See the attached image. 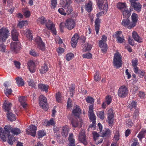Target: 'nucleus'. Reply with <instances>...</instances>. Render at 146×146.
<instances>
[{
  "mask_svg": "<svg viewBox=\"0 0 146 146\" xmlns=\"http://www.w3.org/2000/svg\"><path fill=\"white\" fill-rule=\"evenodd\" d=\"M48 86L43 84H40L38 85V88L42 91H45L46 92H48Z\"/></svg>",
  "mask_w": 146,
  "mask_h": 146,
  "instance_id": "29",
  "label": "nucleus"
},
{
  "mask_svg": "<svg viewBox=\"0 0 146 146\" xmlns=\"http://www.w3.org/2000/svg\"><path fill=\"white\" fill-rule=\"evenodd\" d=\"M131 3V6L134 8V9L137 11V3L136 2L137 0H129Z\"/></svg>",
  "mask_w": 146,
  "mask_h": 146,
  "instance_id": "38",
  "label": "nucleus"
},
{
  "mask_svg": "<svg viewBox=\"0 0 146 146\" xmlns=\"http://www.w3.org/2000/svg\"><path fill=\"white\" fill-rule=\"evenodd\" d=\"M89 117L91 121H96V116L94 113H89Z\"/></svg>",
  "mask_w": 146,
  "mask_h": 146,
  "instance_id": "46",
  "label": "nucleus"
},
{
  "mask_svg": "<svg viewBox=\"0 0 146 146\" xmlns=\"http://www.w3.org/2000/svg\"><path fill=\"white\" fill-rule=\"evenodd\" d=\"M35 41L36 43L38 48L42 51H44L45 50V45L40 37H37L35 40Z\"/></svg>",
  "mask_w": 146,
  "mask_h": 146,
  "instance_id": "8",
  "label": "nucleus"
},
{
  "mask_svg": "<svg viewBox=\"0 0 146 146\" xmlns=\"http://www.w3.org/2000/svg\"><path fill=\"white\" fill-rule=\"evenodd\" d=\"M102 11L99 12L96 15V16L98 17L96 19L95 21V30L96 31V34H98L99 30V27L100 26V20L99 19L98 17L102 15Z\"/></svg>",
  "mask_w": 146,
  "mask_h": 146,
  "instance_id": "10",
  "label": "nucleus"
},
{
  "mask_svg": "<svg viewBox=\"0 0 146 146\" xmlns=\"http://www.w3.org/2000/svg\"><path fill=\"white\" fill-rule=\"evenodd\" d=\"M11 46L12 50L16 53L19 51L21 46L20 42L19 41L11 42Z\"/></svg>",
  "mask_w": 146,
  "mask_h": 146,
  "instance_id": "7",
  "label": "nucleus"
},
{
  "mask_svg": "<svg viewBox=\"0 0 146 146\" xmlns=\"http://www.w3.org/2000/svg\"><path fill=\"white\" fill-rule=\"evenodd\" d=\"M36 82H35L33 80H30L29 81V86H31L32 88H36Z\"/></svg>",
  "mask_w": 146,
  "mask_h": 146,
  "instance_id": "41",
  "label": "nucleus"
},
{
  "mask_svg": "<svg viewBox=\"0 0 146 146\" xmlns=\"http://www.w3.org/2000/svg\"><path fill=\"white\" fill-rule=\"evenodd\" d=\"M21 131L18 128L13 129L12 130V133L15 135H17L21 133Z\"/></svg>",
  "mask_w": 146,
  "mask_h": 146,
  "instance_id": "44",
  "label": "nucleus"
},
{
  "mask_svg": "<svg viewBox=\"0 0 146 146\" xmlns=\"http://www.w3.org/2000/svg\"><path fill=\"white\" fill-rule=\"evenodd\" d=\"M86 136L84 130H82L79 134L78 139L79 140L85 145H86L87 144L85 138Z\"/></svg>",
  "mask_w": 146,
  "mask_h": 146,
  "instance_id": "12",
  "label": "nucleus"
},
{
  "mask_svg": "<svg viewBox=\"0 0 146 146\" xmlns=\"http://www.w3.org/2000/svg\"><path fill=\"white\" fill-rule=\"evenodd\" d=\"M133 23L129 19V18L123 19L121 23V24L124 27L129 29H131L134 27Z\"/></svg>",
  "mask_w": 146,
  "mask_h": 146,
  "instance_id": "6",
  "label": "nucleus"
},
{
  "mask_svg": "<svg viewBox=\"0 0 146 146\" xmlns=\"http://www.w3.org/2000/svg\"><path fill=\"white\" fill-rule=\"evenodd\" d=\"M111 96L108 95L106 96V98L105 102L107 103L108 105H109L111 102Z\"/></svg>",
  "mask_w": 146,
  "mask_h": 146,
  "instance_id": "49",
  "label": "nucleus"
},
{
  "mask_svg": "<svg viewBox=\"0 0 146 146\" xmlns=\"http://www.w3.org/2000/svg\"><path fill=\"white\" fill-rule=\"evenodd\" d=\"M128 93V90L127 88L124 86H121L118 91V95L121 98L125 97Z\"/></svg>",
  "mask_w": 146,
  "mask_h": 146,
  "instance_id": "3",
  "label": "nucleus"
},
{
  "mask_svg": "<svg viewBox=\"0 0 146 146\" xmlns=\"http://www.w3.org/2000/svg\"><path fill=\"white\" fill-rule=\"evenodd\" d=\"M83 57L84 58L90 59L92 58V54L90 53L84 54L83 55Z\"/></svg>",
  "mask_w": 146,
  "mask_h": 146,
  "instance_id": "53",
  "label": "nucleus"
},
{
  "mask_svg": "<svg viewBox=\"0 0 146 146\" xmlns=\"http://www.w3.org/2000/svg\"><path fill=\"white\" fill-rule=\"evenodd\" d=\"M79 37L78 34H75L72 37V41L77 42L79 39Z\"/></svg>",
  "mask_w": 146,
  "mask_h": 146,
  "instance_id": "52",
  "label": "nucleus"
},
{
  "mask_svg": "<svg viewBox=\"0 0 146 146\" xmlns=\"http://www.w3.org/2000/svg\"><path fill=\"white\" fill-rule=\"evenodd\" d=\"M104 4V9L106 10L108 9V4L107 0H98L97 5L99 9L102 8V5Z\"/></svg>",
  "mask_w": 146,
  "mask_h": 146,
  "instance_id": "14",
  "label": "nucleus"
},
{
  "mask_svg": "<svg viewBox=\"0 0 146 146\" xmlns=\"http://www.w3.org/2000/svg\"><path fill=\"white\" fill-rule=\"evenodd\" d=\"M48 68L47 65L45 64L41 67L40 69V70L41 73H44L48 70Z\"/></svg>",
  "mask_w": 146,
  "mask_h": 146,
  "instance_id": "35",
  "label": "nucleus"
},
{
  "mask_svg": "<svg viewBox=\"0 0 146 146\" xmlns=\"http://www.w3.org/2000/svg\"><path fill=\"white\" fill-rule=\"evenodd\" d=\"M56 98L57 101L58 102H60L61 101V98L60 94L59 92H58L56 94Z\"/></svg>",
  "mask_w": 146,
  "mask_h": 146,
  "instance_id": "56",
  "label": "nucleus"
},
{
  "mask_svg": "<svg viewBox=\"0 0 146 146\" xmlns=\"http://www.w3.org/2000/svg\"><path fill=\"white\" fill-rule=\"evenodd\" d=\"M12 38L13 40L17 41L18 39V33L16 30H13L12 32Z\"/></svg>",
  "mask_w": 146,
  "mask_h": 146,
  "instance_id": "28",
  "label": "nucleus"
},
{
  "mask_svg": "<svg viewBox=\"0 0 146 146\" xmlns=\"http://www.w3.org/2000/svg\"><path fill=\"white\" fill-rule=\"evenodd\" d=\"M122 56L120 54L117 52L114 54L113 63V66L117 68L121 67L122 64Z\"/></svg>",
  "mask_w": 146,
  "mask_h": 146,
  "instance_id": "1",
  "label": "nucleus"
},
{
  "mask_svg": "<svg viewBox=\"0 0 146 146\" xmlns=\"http://www.w3.org/2000/svg\"><path fill=\"white\" fill-rule=\"evenodd\" d=\"M39 104L40 106L45 111L48 110V105L46 98L43 95H40L39 97Z\"/></svg>",
  "mask_w": 146,
  "mask_h": 146,
  "instance_id": "5",
  "label": "nucleus"
},
{
  "mask_svg": "<svg viewBox=\"0 0 146 146\" xmlns=\"http://www.w3.org/2000/svg\"><path fill=\"white\" fill-rule=\"evenodd\" d=\"M65 12L68 13V14L69 15L71 13V12L72 11V8L71 6L70 5L68 6H65Z\"/></svg>",
  "mask_w": 146,
  "mask_h": 146,
  "instance_id": "37",
  "label": "nucleus"
},
{
  "mask_svg": "<svg viewBox=\"0 0 146 146\" xmlns=\"http://www.w3.org/2000/svg\"><path fill=\"white\" fill-rule=\"evenodd\" d=\"M108 123L109 124H111L113 123V118L114 117L113 110L112 109H110L108 110Z\"/></svg>",
  "mask_w": 146,
  "mask_h": 146,
  "instance_id": "15",
  "label": "nucleus"
},
{
  "mask_svg": "<svg viewBox=\"0 0 146 146\" xmlns=\"http://www.w3.org/2000/svg\"><path fill=\"white\" fill-rule=\"evenodd\" d=\"M74 57V55L72 53H69L66 56V59L68 61H69L72 59Z\"/></svg>",
  "mask_w": 146,
  "mask_h": 146,
  "instance_id": "47",
  "label": "nucleus"
},
{
  "mask_svg": "<svg viewBox=\"0 0 146 146\" xmlns=\"http://www.w3.org/2000/svg\"><path fill=\"white\" fill-rule=\"evenodd\" d=\"M111 133V131L109 129H106L103 133L102 136L103 137H108L110 136Z\"/></svg>",
  "mask_w": 146,
  "mask_h": 146,
  "instance_id": "34",
  "label": "nucleus"
},
{
  "mask_svg": "<svg viewBox=\"0 0 146 146\" xmlns=\"http://www.w3.org/2000/svg\"><path fill=\"white\" fill-rule=\"evenodd\" d=\"M76 108L73 110L72 113L74 116L79 118L80 115L81 113V110L79 106H76Z\"/></svg>",
  "mask_w": 146,
  "mask_h": 146,
  "instance_id": "19",
  "label": "nucleus"
},
{
  "mask_svg": "<svg viewBox=\"0 0 146 146\" xmlns=\"http://www.w3.org/2000/svg\"><path fill=\"white\" fill-rule=\"evenodd\" d=\"M131 19L132 25L135 27L137 23V14L135 13H133L131 16Z\"/></svg>",
  "mask_w": 146,
  "mask_h": 146,
  "instance_id": "25",
  "label": "nucleus"
},
{
  "mask_svg": "<svg viewBox=\"0 0 146 146\" xmlns=\"http://www.w3.org/2000/svg\"><path fill=\"white\" fill-rule=\"evenodd\" d=\"M3 105L4 106V109L5 110V111H7V112H10L9 110L11 109V104L10 103L7 104L6 102H4Z\"/></svg>",
  "mask_w": 146,
  "mask_h": 146,
  "instance_id": "27",
  "label": "nucleus"
},
{
  "mask_svg": "<svg viewBox=\"0 0 146 146\" xmlns=\"http://www.w3.org/2000/svg\"><path fill=\"white\" fill-rule=\"evenodd\" d=\"M46 135L44 132L42 130H40L38 131V135L39 138H42Z\"/></svg>",
  "mask_w": 146,
  "mask_h": 146,
  "instance_id": "48",
  "label": "nucleus"
},
{
  "mask_svg": "<svg viewBox=\"0 0 146 146\" xmlns=\"http://www.w3.org/2000/svg\"><path fill=\"white\" fill-rule=\"evenodd\" d=\"M12 128L10 125H6L4 127V130L3 131V133L6 137L7 135H10V131L12 132Z\"/></svg>",
  "mask_w": 146,
  "mask_h": 146,
  "instance_id": "17",
  "label": "nucleus"
},
{
  "mask_svg": "<svg viewBox=\"0 0 146 146\" xmlns=\"http://www.w3.org/2000/svg\"><path fill=\"white\" fill-rule=\"evenodd\" d=\"M46 26L47 28L49 30L52 29L54 27V25L52 21L48 20V22L46 23Z\"/></svg>",
  "mask_w": 146,
  "mask_h": 146,
  "instance_id": "24",
  "label": "nucleus"
},
{
  "mask_svg": "<svg viewBox=\"0 0 146 146\" xmlns=\"http://www.w3.org/2000/svg\"><path fill=\"white\" fill-rule=\"evenodd\" d=\"M27 64L29 71L31 73L35 72V63L32 60H30L28 62Z\"/></svg>",
  "mask_w": 146,
  "mask_h": 146,
  "instance_id": "16",
  "label": "nucleus"
},
{
  "mask_svg": "<svg viewBox=\"0 0 146 146\" xmlns=\"http://www.w3.org/2000/svg\"><path fill=\"white\" fill-rule=\"evenodd\" d=\"M29 128V130L30 132L26 130V134L31 135L33 137H35L36 133V131L37 128L36 126L33 125H31L30 126Z\"/></svg>",
  "mask_w": 146,
  "mask_h": 146,
  "instance_id": "13",
  "label": "nucleus"
},
{
  "mask_svg": "<svg viewBox=\"0 0 146 146\" xmlns=\"http://www.w3.org/2000/svg\"><path fill=\"white\" fill-rule=\"evenodd\" d=\"M83 51L86 52L90 50L92 48V46L90 45L88 43H86L83 45Z\"/></svg>",
  "mask_w": 146,
  "mask_h": 146,
  "instance_id": "32",
  "label": "nucleus"
},
{
  "mask_svg": "<svg viewBox=\"0 0 146 146\" xmlns=\"http://www.w3.org/2000/svg\"><path fill=\"white\" fill-rule=\"evenodd\" d=\"M17 83L19 86H23L24 84L23 79L21 78L17 77L15 79Z\"/></svg>",
  "mask_w": 146,
  "mask_h": 146,
  "instance_id": "26",
  "label": "nucleus"
},
{
  "mask_svg": "<svg viewBox=\"0 0 146 146\" xmlns=\"http://www.w3.org/2000/svg\"><path fill=\"white\" fill-rule=\"evenodd\" d=\"M131 11H129L127 8L122 11L123 17L125 18H129L131 15Z\"/></svg>",
  "mask_w": 146,
  "mask_h": 146,
  "instance_id": "22",
  "label": "nucleus"
},
{
  "mask_svg": "<svg viewBox=\"0 0 146 146\" xmlns=\"http://www.w3.org/2000/svg\"><path fill=\"white\" fill-rule=\"evenodd\" d=\"M69 128L67 126H64L62 128V131L61 133V134L63 137H67L68 133Z\"/></svg>",
  "mask_w": 146,
  "mask_h": 146,
  "instance_id": "20",
  "label": "nucleus"
},
{
  "mask_svg": "<svg viewBox=\"0 0 146 146\" xmlns=\"http://www.w3.org/2000/svg\"><path fill=\"white\" fill-rule=\"evenodd\" d=\"M58 11L62 15H65L66 14V13L65 11V10L62 8H59Z\"/></svg>",
  "mask_w": 146,
  "mask_h": 146,
  "instance_id": "59",
  "label": "nucleus"
},
{
  "mask_svg": "<svg viewBox=\"0 0 146 146\" xmlns=\"http://www.w3.org/2000/svg\"><path fill=\"white\" fill-rule=\"evenodd\" d=\"M69 140L70 146H75V143L74 140L73 139H69Z\"/></svg>",
  "mask_w": 146,
  "mask_h": 146,
  "instance_id": "64",
  "label": "nucleus"
},
{
  "mask_svg": "<svg viewBox=\"0 0 146 146\" xmlns=\"http://www.w3.org/2000/svg\"><path fill=\"white\" fill-rule=\"evenodd\" d=\"M107 38L106 36L103 35L101 40L99 42V46L101 48V50L103 53H105L108 49L107 44L106 43Z\"/></svg>",
  "mask_w": 146,
  "mask_h": 146,
  "instance_id": "2",
  "label": "nucleus"
},
{
  "mask_svg": "<svg viewBox=\"0 0 146 146\" xmlns=\"http://www.w3.org/2000/svg\"><path fill=\"white\" fill-rule=\"evenodd\" d=\"M137 102L135 101H132L131 103L129 104L127 106V108H130L131 111H133V109H135V110L134 112L133 118L135 119L137 117V110L136 109V107L137 106Z\"/></svg>",
  "mask_w": 146,
  "mask_h": 146,
  "instance_id": "11",
  "label": "nucleus"
},
{
  "mask_svg": "<svg viewBox=\"0 0 146 146\" xmlns=\"http://www.w3.org/2000/svg\"><path fill=\"white\" fill-rule=\"evenodd\" d=\"M14 64L16 68L17 69H20V68L21 64L19 62L15 61H14Z\"/></svg>",
  "mask_w": 146,
  "mask_h": 146,
  "instance_id": "62",
  "label": "nucleus"
},
{
  "mask_svg": "<svg viewBox=\"0 0 146 146\" xmlns=\"http://www.w3.org/2000/svg\"><path fill=\"white\" fill-rule=\"evenodd\" d=\"M9 31L6 29L2 28L0 29V41L5 42L9 35Z\"/></svg>",
  "mask_w": 146,
  "mask_h": 146,
  "instance_id": "4",
  "label": "nucleus"
},
{
  "mask_svg": "<svg viewBox=\"0 0 146 146\" xmlns=\"http://www.w3.org/2000/svg\"><path fill=\"white\" fill-rule=\"evenodd\" d=\"M37 21L42 25H44L46 22V20L43 16L37 19Z\"/></svg>",
  "mask_w": 146,
  "mask_h": 146,
  "instance_id": "39",
  "label": "nucleus"
},
{
  "mask_svg": "<svg viewBox=\"0 0 146 146\" xmlns=\"http://www.w3.org/2000/svg\"><path fill=\"white\" fill-rule=\"evenodd\" d=\"M138 96L141 99H143L145 96V94L144 92L140 91L139 93Z\"/></svg>",
  "mask_w": 146,
  "mask_h": 146,
  "instance_id": "60",
  "label": "nucleus"
},
{
  "mask_svg": "<svg viewBox=\"0 0 146 146\" xmlns=\"http://www.w3.org/2000/svg\"><path fill=\"white\" fill-rule=\"evenodd\" d=\"M145 130L144 129L142 130L139 133L137 137L139 139L140 141H141V139L144 137Z\"/></svg>",
  "mask_w": 146,
  "mask_h": 146,
  "instance_id": "30",
  "label": "nucleus"
},
{
  "mask_svg": "<svg viewBox=\"0 0 146 146\" xmlns=\"http://www.w3.org/2000/svg\"><path fill=\"white\" fill-rule=\"evenodd\" d=\"M19 100L21 104L24 108H26L27 106V105L25 102L26 100V96H20L19 98Z\"/></svg>",
  "mask_w": 146,
  "mask_h": 146,
  "instance_id": "18",
  "label": "nucleus"
},
{
  "mask_svg": "<svg viewBox=\"0 0 146 146\" xmlns=\"http://www.w3.org/2000/svg\"><path fill=\"white\" fill-rule=\"evenodd\" d=\"M71 123L74 127H77L78 125V122L74 119H72L71 121Z\"/></svg>",
  "mask_w": 146,
  "mask_h": 146,
  "instance_id": "61",
  "label": "nucleus"
},
{
  "mask_svg": "<svg viewBox=\"0 0 146 146\" xmlns=\"http://www.w3.org/2000/svg\"><path fill=\"white\" fill-rule=\"evenodd\" d=\"M117 7L121 12L125 9L127 8L126 3H118L117 5Z\"/></svg>",
  "mask_w": 146,
  "mask_h": 146,
  "instance_id": "23",
  "label": "nucleus"
},
{
  "mask_svg": "<svg viewBox=\"0 0 146 146\" xmlns=\"http://www.w3.org/2000/svg\"><path fill=\"white\" fill-rule=\"evenodd\" d=\"M8 137V142L9 143L10 145L13 144V141H14V138L13 136H12L10 135H7Z\"/></svg>",
  "mask_w": 146,
  "mask_h": 146,
  "instance_id": "43",
  "label": "nucleus"
},
{
  "mask_svg": "<svg viewBox=\"0 0 146 146\" xmlns=\"http://www.w3.org/2000/svg\"><path fill=\"white\" fill-rule=\"evenodd\" d=\"M72 0H62V4L63 6H68L72 3Z\"/></svg>",
  "mask_w": 146,
  "mask_h": 146,
  "instance_id": "45",
  "label": "nucleus"
},
{
  "mask_svg": "<svg viewBox=\"0 0 146 146\" xmlns=\"http://www.w3.org/2000/svg\"><path fill=\"white\" fill-rule=\"evenodd\" d=\"M3 128L0 127V138L4 141H5L6 140V137L3 133Z\"/></svg>",
  "mask_w": 146,
  "mask_h": 146,
  "instance_id": "31",
  "label": "nucleus"
},
{
  "mask_svg": "<svg viewBox=\"0 0 146 146\" xmlns=\"http://www.w3.org/2000/svg\"><path fill=\"white\" fill-rule=\"evenodd\" d=\"M24 15L26 17H28L31 15L30 12L29 11H26L24 12Z\"/></svg>",
  "mask_w": 146,
  "mask_h": 146,
  "instance_id": "63",
  "label": "nucleus"
},
{
  "mask_svg": "<svg viewBox=\"0 0 146 146\" xmlns=\"http://www.w3.org/2000/svg\"><path fill=\"white\" fill-rule=\"evenodd\" d=\"M26 25H27V22L26 21H22L20 22L18 24V26L21 28L23 26H25Z\"/></svg>",
  "mask_w": 146,
  "mask_h": 146,
  "instance_id": "51",
  "label": "nucleus"
},
{
  "mask_svg": "<svg viewBox=\"0 0 146 146\" xmlns=\"http://www.w3.org/2000/svg\"><path fill=\"white\" fill-rule=\"evenodd\" d=\"M31 31L27 29L26 33V37L28 38L30 41H31L33 39V37L31 33Z\"/></svg>",
  "mask_w": 146,
  "mask_h": 146,
  "instance_id": "33",
  "label": "nucleus"
},
{
  "mask_svg": "<svg viewBox=\"0 0 146 146\" xmlns=\"http://www.w3.org/2000/svg\"><path fill=\"white\" fill-rule=\"evenodd\" d=\"M116 38L117 39V42L118 43H122L125 40L123 38L121 37L120 36H117V37Z\"/></svg>",
  "mask_w": 146,
  "mask_h": 146,
  "instance_id": "58",
  "label": "nucleus"
},
{
  "mask_svg": "<svg viewBox=\"0 0 146 146\" xmlns=\"http://www.w3.org/2000/svg\"><path fill=\"white\" fill-rule=\"evenodd\" d=\"M75 23L73 19H69L66 21L65 26L69 30H71L74 28L75 26Z\"/></svg>",
  "mask_w": 146,
  "mask_h": 146,
  "instance_id": "9",
  "label": "nucleus"
},
{
  "mask_svg": "<svg viewBox=\"0 0 146 146\" xmlns=\"http://www.w3.org/2000/svg\"><path fill=\"white\" fill-rule=\"evenodd\" d=\"M57 3V0H52L51 4V8L54 9L56 7Z\"/></svg>",
  "mask_w": 146,
  "mask_h": 146,
  "instance_id": "50",
  "label": "nucleus"
},
{
  "mask_svg": "<svg viewBox=\"0 0 146 146\" xmlns=\"http://www.w3.org/2000/svg\"><path fill=\"white\" fill-rule=\"evenodd\" d=\"M98 72H97L94 76V79L96 81H98L100 79V76Z\"/></svg>",
  "mask_w": 146,
  "mask_h": 146,
  "instance_id": "54",
  "label": "nucleus"
},
{
  "mask_svg": "<svg viewBox=\"0 0 146 146\" xmlns=\"http://www.w3.org/2000/svg\"><path fill=\"white\" fill-rule=\"evenodd\" d=\"M12 92L11 89H8L7 88L5 90V93L6 96L11 94Z\"/></svg>",
  "mask_w": 146,
  "mask_h": 146,
  "instance_id": "55",
  "label": "nucleus"
},
{
  "mask_svg": "<svg viewBox=\"0 0 146 146\" xmlns=\"http://www.w3.org/2000/svg\"><path fill=\"white\" fill-rule=\"evenodd\" d=\"M86 100L88 103L91 104L94 103V99L90 96L87 97L86 98Z\"/></svg>",
  "mask_w": 146,
  "mask_h": 146,
  "instance_id": "40",
  "label": "nucleus"
},
{
  "mask_svg": "<svg viewBox=\"0 0 146 146\" xmlns=\"http://www.w3.org/2000/svg\"><path fill=\"white\" fill-rule=\"evenodd\" d=\"M137 60H135L132 61V65L134 68V72L137 73Z\"/></svg>",
  "mask_w": 146,
  "mask_h": 146,
  "instance_id": "42",
  "label": "nucleus"
},
{
  "mask_svg": "<svg viewBox=\"0 0 146 146\" xmlns=\"http://www.w3.org/2000/svg\"><path fill=\"white\" fill-rule=\"evenodd\" d=\"M137 73L138 74V76L141 77H142L144 76L145 73V72L142 70H139L137 69Z\"/></svg>",
  "mask_w": 146,
  "mask_h": 146,
  "instance_id": "57",
  "label": "nucleus"
},
{
  "mask_svg": "<svg viewBox=\"0 0 146 146\" xmlns=\"http://www.w3.org/2000/svg\"><path fill=\"white\" fill-rule=\"evenodd\" d=\"M7 117L8 119L10 121H15L16 119L15 115L11 112H7Z\"/></svg>",
  "mask_w": 146,
  "mask_h": 146,
  "instance_id": "21",
  "label": "nucleus"
},
{
  "mask_svg": "<svg viewBox=\"0 0 146 146\" xmlns=\"http://www.w3.org/2000/svg\"><path fill=\"white\" fill-rule=\"evenodd\" d=\"M85 8L88 12H90L92 10V3L90 2L86 3L85 5Z\"/></svg>",
  "mask_w": 146,
  "mask_h": 146,
  "instance_id": "36",
  "label": "nucleus"
}]
</instances>
